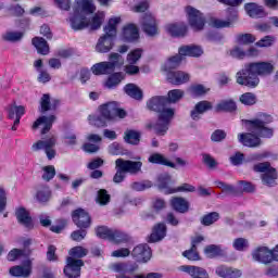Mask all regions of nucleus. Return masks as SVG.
Listing matches in <instances>:
<instances>
[{"label": "nucleus", "instance_id": "a211bd4d", "mask_svg": "<svg viewBox=\"0 0 278 278\" xmlns=\"http://www.w3.org/2000/svg\"><path fill=\"white\" fill-rule=\"evenodd\" d=\"M151 248L147 244H139L132 250V256L136 257L137 262L146 264L151 260Z\"/></svg>", "mask_w": 278, "mask_h": 278}, {"label": "nucleus", "instance_id": "774afa93", "mask_svg": "<svg viewBox=\"0 0 278 278\" xmlns=\"http://www.w3.org/2000/svg\"><path fill=\"white\" fill-rule=\"evenodd\" d=\"M134 12H147L149 10V2L142 1L132 8Z\"/></svg>", "mask_w": 278, "mask_h": 278}, {"label": "nucleus", "instance_id": "49530a36", "mask_svg": "<svg viewBox=\"0 0 278 278\" xmlns=\"http://www.w3.org/2000/svg\"><path fill=\"white\" fill-rule=\"evenodd\" d=\"M275 42H277V37L268 35L263 37L261 40H258L255 43V46L260 48H268V47H273Z\"/></svg>", "mask_w": 278, "mask_h": 278}, {"label": "nucleus", "instance_id": "f257e3e1", "mask_svg": "<svg viewBox=\"0 0 278 278\" xmlns=\"http://www.w3.org/2000/svg\"><path fill=\"white\" fill-rule=\"evenodd\" d=\"M97 10L92 0H75L73 5V12L70 15V25L75 31L86 29H99L105 21V12L98 11L91 20H88L90 14H93Z\"/></svg>", "mask_w": 278, "mask_h": 278}, {"label": "nucleus", "instance_id": "c03bdc74", "mask_svg": "<svg viewBox=\"0 0 278 278\" xmlns=\"http://www.w3.org/2000/svg\"><path fill=\"white\" fill-rule=\"evenodd\" d=\"M124 140L125 142H128V144H138L140 142V132L136 130H127Z\"/></svg>", "mask_w": 278, "mask_h": 278}, {"label": "nucleus", "instance_id": "de8ad7c7", "mask_svg": "<svg viewBox=\"0 0 278 278\" xmlns=\"http://www.w3.org/2000/svg\"><path fill=\"white\" fill-rule=\"evenodd\" d=\"M36 197L39 203H47L51 199V190L48 187H43L37 191Z\"/></svg>", "mask_w": 278, "mask_h": 278}, {"label": "nucleus", "instance_id": "dca6fc26", "mask_svg": "<svg viewBox=\"0 0 278 278\" xmlns=\"http://www.w3.org/2000/svg\"><path fill=\"white\" fill-rule=\"evenodd\" d=\"M72 219L79 229H88V227H90V215L84 208H77L74 211Z\"/></svg>", "mask_w": 278, "mask_h": 278}, {"label": "nucleus", "instance_id": "6e6d98bb", "mask_svg": "<svg viewBox=\"0 0 278 278\" xmlns=\"http://www.w3.org/2000/svg\"><path fill=\"white\" fill-rule=\"evenodd\" d=\"M97 201L100 203V205H108V203H110V194H108L105 189H101L98 192Z\"/></svg>", "mask_w": 278, "mask_h": 278}, {"label": "nucleus", "instance_id": "6e6552de", "mask_svg": "<svg viewBox=\"0 0 278 278\" xmlns=\"http://www.w3.org/2000/svg\"><path fill=\"white\" fill-rule=\"evenodd\" d=\"M180 63V56H172L166 61L163 67V71L166 73L167 80L169 84H174V86H181V84H187V81H190V74L181 71H173L174 68H177Z\"/></svg>", "mask_w": 278, "mask_h": 278}, {"label": "nucleus", "instance_id": "a878e982", "mask_svg": "<svg viewBox=\"0 0 278 278\" xmlns=\"http://www.w3.org/2000/svg\"><path fill=\"white\" fill-rule=\"evenodd\" d=\"M216 275L222 278H239L242 277V271L240 269L227 267L220 265L215 269Z\"/></svg>", "mask_w": 278, "mask_h": 278}, {"label": "nucleus", "instance_id": "6ab92c4d", "mask_svg": "<svg viewBox=\"0 0 278 278\" xmlns=\"http://www.w3.org/2000/svg\"><path fill=\"white\" fill-rule=\"evenodd\" d=\"M55 146V138H50L46 141H38L33 146L34 151H40V149H45L47 153V157L53 160L55 157V150L51 149Z\"/></svg>", "mask_w": 278, "mask_h": 278}, {"label": "nucleus", "instance_id": "e433bc0d", "mask_svg": "<svg viewBox=\"0 0 278 278\" xmlns=\"http://www.w3.org/2000/svg\"><path fill=\"white\" fill-rule=\"evenodd\" d=\"M170 205L173 210L179 212L180 214H185V212H187L190 207L188 201H186V199L184 198H173L170 201Z\"/></svg>", "mask_w": 278, "mask_h": 278}, {"label": "nucleus", "instance_id": "c756f323", "mask_svg": "<svg viewBox=\"0 0 278 278\" xmlns=\"http://www.w3.org/2000/svg\"><path fill=\"white\" fill-rule=\"evenodd\" d=\"M244 10L251 18H264L266 16V11L263 7L257 5L256 3H247Z\"/></svg>", "mask_w": 278, "mask_h": 278}, {"label": "nucleus", "instance_id": "5701e85b", "mask_svg": "<svg viewBox=\"0 0 278 278\" xmlns=\"http://www.w3.org/2000/svg\"><path fill=\"white\" fill-rule=\"evenodd\" d=\"M29 244H31V240L26 239L23 241V250L13 249L8 254L9 262H15V260H18L21 257H27L31 251H29Z\"/></svg>", "mask_w": 278, "mask_h": 278}, {"label": "nucleus", "instance_id": "9b49d317", "mask_svg": "<svg viewBox=\"0 0 278 278\" xmlns=\"http://www.w3.org/2000/svg\"><path fill=\"white\" fill-rule=\"evenodd\" d=\"M170 186V176L168 174H163L159 177V188L160 190H165V194H175V192H194L195 188L192 185L184 184L176 189H168Z\"/></svg>", "mask_w": 278, "mask_h": 278}, {"label": "nucleus", "instance_id": "13d9d810", "mask_svg": "<svg viewBox=\"0 0 278 278\" xmlns=\"http://www.w3.org/2000/svg\"><path fill=\"white\" fill-rule=\"evenodd\" d=\"M218 218H219L218 213H211L203 217L202 224L210 226V225H213V223H216V220H218Z\"/></svg>", "mask_w": 278, "mask_h": 278}, {"label": "nucleus", "instance_id": "0eeeda50", "mask_svg": "<svg viewBox=\"0 0 278 278\" xmlns=\"http://www.w3.org/2000/svg\"><path fill=\"white\" fill-rule=\"evenodd\" d=\"M70 255L67 257V263L64 268V275L67 278H79L81 275V266H84V261L75 260L73 257H86L88 255V250L83 247H75L70 250Z\"/></svg>", "mask_w": 278, "mask_h": 278}, {"label": "nucleus", "instance_id": "3c124183", "mask_svg": "<svg viewBox=\"0 0 278 278\" xmlns=\"http://www.w3.org/2000/svg\"><path fill=\"white\" fill-rule=\"evenodd\" d=\"M240 102L243 105H255V103L257 102V98L255 97V94L247 92L240 97Z\"/></svg>", "mask_w": 278, "mask_h": 278}, {"label": "nucleus", "instance_id": "864d4df0", "mask_svg": "<svg viewBox=\"0 0 278 278\" xmlns=\"http://www.w3.org/2000/svg\"><path fill=\"white\" fill-rule=\"evenodd\" d=\"M42 177L46 181H51V179H53V177H55V167L53 165L43 167Z\"/></svg>", "mask_w": 278, "mask_h": 278}, {"label": "nucleus", "instance_id": "ddd939ff", "mask_svg": "<svg viewBox=\"0 0 278 278\" xmlns=\"http://www.w3.org/2000/svg\"><path fill=\"white\" fill-rule=\"evenodd\" d=\"M186 14L189 25L192 27V29H194V31H201V29L205 27V17H203V13H201L199 10L192 7H187Z\"/></svg>", "mask_w": 278, "mask_h": 278}, {"label": "nucleus", "instance_id": "79ce46f5", "mask_svg": "<svg viewBox=\"0 0 278 278\" xmlns=\"http://www.w3.org/2000/svg\"><path fill=\"white\" fill-rule=\"evenodd\" d=\"M189 92L191 97H203V94H207V92H210V88L203 85H192L189 88Z\"/></svg>", "mask_w": 278, "mask_h": 278}, {"label": "nucleus", "instance_id": "cd10ccee", "mask_svg": "<svg viewBox=\"0 0 278 278\" xmlns=\"http://www.w3.org/2000/svg\"><path fill=\"white\" fill-rule=\"evenodd\" d=\"M179 270H181L182 273H187L193 278H210L207 271L201 267L182 265L179 267Z\"/></svg>", "mask_w": 278, "mask_h": 278}, {"label": "nucleus", "instance_id": "423d86ee", "mask_svg": "<svg viewBox=\"0 0 278 278\" xmlns=\"http://www.w3.org/2000/svg\"><path fill=\"white\" fill-rule=\"evenodd\" d=\"M121 23V17H111L104 26V36L100 37L96 46L98 53H110L114 47V38H116V27Z\"/></svg>", "mask_w": 278, "mask_h": 278}, {"label": "nucleus", "instance_id": "4be33fe9", "mask_svg": "<svg viewBox=\"0 0 278 278\" xmlns=\"http://www.w3.org/2000/svg\"><path fill=\"white\" fill-rule=\"evenodd\" d=\"M186 55L189 58H200V55H203V49L194 45L182 46L179 48V55H175V58H180L184 60Z\"/></svg>", "mask_w": 278, "mask_h": 278}, {"label": "nucleus", "instance_id": "20e7f679", "mask_svg": "<svg viewBox=\"0 0 278 278\" xmlns=\"http://www.w3.org/2000/svg\"><path fill=\"white\" fill-rule=\"evenodd\" d=\"M275 66L268 62H257L250 63L242 70L237 73V83L240 86H248V88H255L260 84L258 75H270Z\"/></svg>", "mask_w": 278, "mask_h": 278}, {"label": "nucleus", "instance_id": "37998d69", "mask_svg": "<svg viewBox=\"0 0 278 278\" xmlns=\"http://www.w3.org/2000/svg\"><path fill=\"white\" fill-rule=\"evenodd\" d=\"M233 110H236V102L232 100H223L216 106L217 112H233Z\"/></svg>", "mask_w": 278, "mask_h": 278}, {"label": "nucleus", "instance_id": "7ed1b4c3", "mask_svg": "<svg viewBox=\"0 0 278 278\" xmlns=\"http://www.w3.org/2000/svg\"><path fill=\"white\" fill-rule=\"evenodd\" d=\"M149 110L159 112V122L153 126L150 125V129H154L157 136H164L165 131H168V125L175 116V110L168 108V100L165 97H154L148 102Z\"/></svg>", "mask_w": 278, "mask_h": 278}, {"label": "nucleus", "instance_id": "72a5a7b5", "mask_svg": "<svg viewBox=\"0 0 278 278\" xmlns=\"http://www.w3.org/2000/svg\"><path fill=\"white\" fill-rule=\"evenodd\" d=\"M89 142H96V143H85L83 146V150L86 153H97L99 150V142H101V138L99 135H89L88 138Z\"/></svg>", "mask_w": 278, "mask_h": 278}, {"label": "nucleus", "instance_id": "4c0bfd02", "mask_svg": "<svg viewBox=\"0 0 278 278\" xmlns=\"http://www.w3.org/2000/svg\"><path fill=\"white\" fill-rule=\"evenodd\" d=\"M148 161L151 164H162L163 166H169L170 168H175V163L168 161L166 156L160 153H153L149 156Z\"/></svg>", "mask_w": 278, "mask_h": 278}, {"label": "nucleus", "instance_id": "a19ab883", "mask_svg": "<svg viewBox=\"0 0 278 278\" xmlns=\"http://www.w3.org/2000/svg\"><path fill=\"white\" fill-rule=\"evenodd\" d=\"M124 90L128 97H131V99H137V101L142 99V90H140V88L134 84L126 85Z\"/></svg>", "mask_w": 278, "mask_h": 278}, {"label": "nucleus", "instance_id": "338daca9", "mask_svg": "<svg viewBox=\"0 0 278 278\" xmlns=\"http://www.w3.org/2000/svg\"><path fill=\"white\" fill-rule=\"evenodd\" d=\"M147 188H151V181L132 184V189L137 191L147 190Z\"/></svg>", "mask_w": 278, "mask_h": 278}, {"label": "nucleus", "instance_id": "e2e57ef3", "mask_svg": "<svg viewBox=\"0 0 278 278\" xmlns=\"http://www.w3.org/2000/svg\"><path fill=\"white\" fill-rule=\"evenodd\" d=\"M227 134H225V131L215 130L211 136V140H213V142H220V140H225Z\"/></svg>", "mask_w": 278, "mask_h": 278}, {"label": "nucleus", "instance_id": "f03ea898", "mask_svg": "<svg viewBox=\"0 0 278 278\" xmlns=\"http://www.w3.org/2000/svg\"><path fill=\"white\" fill-rule=\"evenodd\" d=\"M245 127L252 131V134L239 135V142L244 147H258L260 138H273V129L266 127L268 123H273V117L267 114H260L254 121L245 119Z\"/></svg>", "mask_w": 278, "mask_h": 278}, {"label": "nucleus", "instance_id": "7c9ffc66", "mask_svg": "<svg viewBox=\"0 0 278 278\" xmlns=\"http://www.w3.org/2000/svg\"><path fill=\"white\" fill-rule=\"evenodd\" d=\"M199 242H203V237L199 236L192 239V247L190 250L182 253L184 257H187V260H190L191 262L199 261V252H197V244H199Z\"/></svg>", "mask_w": 278, "mask_h": 278}, {"label": "nucleus", "instance_id": "f3484780", "mask_svg": "<svg viewBox=\"0 0 278 278\" xmlns=\"http://www.w3.org/2000/svg\"><path fill=\"white\" fill-rule=\"evenodd\" d=\"M141 27L148 36H155L157 34V22L155 16L151 13H147L141 20Z\"/></svg>", "mask_w": 278, "mask_h": 278}, {"label": "nucleus", "instance_id": "b1692460", "mask_svg": "<svg viewBox=\"0 0 278 278\" xmlns=\"http://www.w3.org/2000/svg\"><path fill=\"white\" fill-rule=\"evenodd\" d=\"M140 38L138 27L134 24H128L123 28L122 39L126 42H134Z\"/></svg>", "mask_w": 278, "mask_h": 278}, {"label": "nucleus", "instance_id": "f704fd0d", "mask_svg": "<svg viewBox=\"0 0 278 278\" xmlns=\"http://www.w3.org/2000/svg\"><path fill=\"white\" fill-rule=\"evenodd\" d=\"M208 110H212L211 102L201 101L195 104L194 110L191 112V118H193V121H197L201 116V114H204V112H207Z\"/></svg>", "mask_w": 278, "mask_h": 278}, {"label": "nucleus", "instance_id": "2f4dec72", "mask_svg": "<svg viewBox=\"0 0 278 278\" xmlns=\"http://www.w3.org/2000/svg\"><path fill=\"white\" fill-rule=\"evenodd\" d=\"M16 218L21 225L27 227L28 229L34 227V222L31 220V216H29V212L23 207L16 210Z\"/></svg>", "mask_w": 278, "mask_h": 278}, {"label": "nucleus", "instance_id": "c9c22d12", "mask_svg": "<svg viewBox=\"0 0 278 278\" xmlns=\"http://www.w3.org/2000/svg\"><path fill=\"white\" fill-rule=\"evenodd\" d=\"M41 112H49V110H55L60 105V101L51 99L49 94H43L40 101Z\"/></svg>", "mask_w": 278, "mask_h": 278}, {"label": "nucleus", "instance_id": "473e14b6", "mask_svg": "<svg viewBox=\"0 0 278 278\" xmlns=\"http://www.w3.org/2000/svg\"><path fill=\"white\" fill-rule=\"evenodd\" d=\"M165 237H166V225L159 224L153 228V231L149 238V242H160V240H163V238Z\"/></svg>", "mask_w": 278, "mask_h": 278}, {"label": "nucleus", "instance_id": "9d476101", "mask_svg": "<svg viewBox=\"0 0 278 278\" xmlns=\"http://www.w3.org/2000/svg\"><path fill=\"white\" fill-rule=\"evenodd\" d=\"M118 64H123V56L118 53H111L109 62H100L91 67L93 75H110Z\"/></svg>", "mask_w": 278, "mask_h": 278}, {"label": "nucleus", "instance_id": "052dcab7", "mask_svg": "<svg viewBox=\"0 0 278 278\" xmlns=\"http://www.w3.org/2000/svg\"><path fill=\"white\" fill-rule=\"evenodd\" d=\"M230 55L232 58H238L239 60H242L243 58H247V51L242 50L241 47H235L231 51H230Z\"/></svg>", "mask_w": 278, "mask_h": 278}, {"label": "nucleus", "instance_id": "69168bd1", "mask_svg": "<svg viewBox=\"0 0 278 278\" xmlns=\"http://www.w3.org/2000/svg\"><path fill=\"white\" fill-rule=\"evenodd\" d=\"M86 238V230H76L72 232V239L76 242H81Z\"/></svg>", "mask_w": 278, "mask_h": 278}, {"label": "nucleus", "instance_id": "393cba45", "mask_svg": "<svg viewBox=\"0 0 278 278\" xmlns=\"http://www.w3.org/2000/svg\"><path fill=\"white\" fill-rule=\"evenodd\" d=\"M25 115V106L13 105L9 109V118H15L14 124L12 126V130L16 131V128L21 124V118Z\"/></svg>", "mask_w": 278, "mask_h": 278}, {"label": "nucleus", "instance_id": "58836bf2", "mask_svg": "<svg viewBox=\"0 0 278 278\" xmlns=\"http://www.w3.org/2000/svg\"><path fill=\"white\" fill-rule=\"evenodd\" d=\"M33 45L37 49L38 53L41 55H47L49 53V43L42 37H35L33 39Z\"/></svg>", "mask_w": 278, "mask_h": 278}, {"label": "nucleus", "instance_id": "4d7b16f0", "mask_svg": "<svg viewBox=\"0 0 278 278\" xmlns=\"http://www.w3.org/2000/svg\"><path fill=\"white\" fill-rule=\"evenodd\" d=\"M4 40H9V42H16L23 38V34L18 31H9L3 36Z\"/></svg>", "mask_w": 278, "mask_h": 278}, {"label": "nucleus", "instance_id": "0e129e2a", "mask_svg": "<svg viewBox=\"0 0 278 278\" xmlns=\"http://www.w3.org/2000/svg\"><path fill=\"white\" fill-rule=\"evenodd\" d=\"M129 255V249L122 248L112 252V257H127Z\"/></svg>", "mask_w": 278, "mask_h": 278}, {"label": "nucleus", "instance_id": "39448f33", "mask_svg": "<svg viewBox=\"0 0 278 278\" xmlns=\"http://www.w3.org/2000/svg\"><path fill=\"white\" fill-rule=\"evenodd\" d=\"M127 112L118 106L116 102H109L99 108V115H90L89 123L93 127H105L108 121H117V118H125Z\"/></svg>", "mask_w": 278, "mask_h": 278}, {"label": "nucleus", "instance_id": "1a4fd4ad", "mask_svg": "<svg viewBox=\"0 0 278 278\" xmlns=\"http://www.w3.org/2000/svg\"><path fill=\"white\" fill-rule=\"evenodd\" d=\"M117 172L113 178L115 184H121L125 179V173H138L142 168L141 162L124 161L123 159H117L116 162Z\"/></svg>", "mask_w": 278, "mask_h": 278}, {"label": "nucleus", "instance_id": "a18cd8bd", "mask_svg": "<svg viewBox=\"0 0 278 278\" xmlns=\"http://www.w3.org/2000/svg\"><path fill=\"white\" fill-rule=\"evenodd\" d=\"M204 254L210 258L218 257L219 255H223V249H220L218 245L212 244L205 248Z\"/></svg>", "mask_w": 278, "mask_h": 278}, {"label": "nucleus", "instance_id": "603ef678", "mask_svg": "<svg viewBox=\"0 0 278 278\" xmlns=\"http://www.w3.org/2000/svg\"><path fill=\"white\" fill-rule=\"evenodd\" d=\"M140 58H142V49H135L127 55V62L136 64Z\"/></svg>", "mask_w": 278, "mask_h": 278}, {"label": "nucleus", "instance_id": "c85d7f7f", "mask_svg": "<svg viewBox=\"0 0 278 278\" xmlns=\"http://www.w3.org/2000/svg\"><path fill=\"white\" fill-rule=\"evenodd\" d=\"M53 121H55V116L51 115L49 117L41 116L39 117L33 125V129H38V127H41V134H47L53 126Z\"/></svg>", "mask_w": 278, "mask_h": 278}, {"label": "nucleus", "instance_id": "412c9836", "mask_svg": "<svg viewBox=\"0 0 278 278\" xmlns=\"http://www.w3.org/2000/svg\"><path fill=\"white\" fill-rule=\"evenodd\" d=\"M252 256L255 262H261V264H270V262H273V251L268 250L266 247L257 248L252 253Z\"/></svg>", "mask_w": 278, "mask_h": 278}, {"label": "nucleus", "instance_id": "09e8293b", "mask_svg": "<svg viewBox=\"0 0 278 278\" xmlns=\"http://www.w3.org/2000/svg\"><path fill=\"white\" fill-rule=\"evenodd\" d=\"M184 98V90L174 89L168 92L167 105L168 103H177Z\"/></svg>", "mask_w": 278, "mask_h": 278}, {"label": "nucleus", "instance_id": "ea45409f", "mask_svg": "<svg viewBox=\"0 0 278 278\" xmlns=\"http://www.w3.org/2000/svg\"><path fill=\"white\" fill-rule=\"evenodd\" d=\"M124 79L125 76L123 75V73H114L109 76V78L104 83V88H109L110 90H112V88H116V86H118V84H121V81H123Z\"/></svg>", "mask_w": 278, "mask_h": 278}, {"label": "nucleus", "instance_id": "5fc2aeb1", "mask_svg": "<svg viewBox=\"0 0 278 278\" xmlns=\"http://www.w3.org/2000/svg\"><path fill=\"white\" fill-rule=\"evenodd\" d=\"M233 249H236V251H244L249 249V241L244 238H238L233 242Z\"/></svg>", "mask_w": 278, "mask_h": 278}, {"label": "nucleus", "instance_id": "680f3d73", "mask_svg": "<svg viewBox=\"0 0 278 278\" xmlns=\"http://www.w3.org/2000/svg\"><path fill=\"white\" fill-rule=\"evenodd\" d=\"M217 188H220L226 194H237V189L231 185H225L224 182H217Z\"/></svg>", "mask_w": 278, "mask_h": 278}, {"label": "nucleus", "instance_id": "2eb2a0df", "mask_svg": "<svg viewBox=\"0 0 278 278\" xmlns=\"http://www.w3.org/2000/svg\"><path fill=\"white\" fill-rule=\"evenodd\" d=\"M236 21H238V11L236 9H231V14L226 21L217 17H211L208 25L210 27H215V29H223L225 27H231Z\"/></svg>", "mask_w": 278, "mask_h": 278}, {"label": "nucleus", "instance_id": "4468645a", "mask_svg": "<svg viewBox=\"0 0 278 278\" xmlns=\"http://www.w3.org/2000/svg\"><path fill=\"white\" fill-rule=\"evenodd\" d=\"M98 238L103 240H112L113 242H125L127 240V235L121 232V230H111L105 226H100L97 228Z\"/></svg>", "mask_w": 278, "mask_h": 278}, {"label": "nucleus", "instance_id": "bb28decb", "mask_svg": "<svg viewBox=\"0 0 278 278\" xmlns=\"http://www.w3.org/2000/svg\"><path fill=\"white\" fill-rule=\"evenodd\" d=\"M165 29L167 34L173 36L174 38H180L181 36H186L188 33V26L184 23H178V24H167L165 26Z\"/></svg>", "mask_w": 278, "mask_h": 278}, {"label": "nucleus", "instance_id": "aec40b11", "mask_svg": "<svg viewBox=\"0 0 278 278\" xmlns=\"http://www.w3.org/2000/svg\"><path fill=\"white\" fill-rule=\"evenodd\" d=\"M10 275H12V277H29V275H31V261L27 260L23 263V265L11 267Z\"/></svg>", "mask_w": 278, "mask_h": 278}, {"label": "nucleus", "instance_id": "f8f14e48", "mask_svg": "<svg viewBox=\"0 0 278 278\" xmlns=\"http://www.w3.org/2000/svg\"><path fill=\"white\" fill-rule=\"evenodd\" d=\"M254 170L256 173H264L262 179L265 186H275V181H277V170L270 167L269 163H260L254 166Z\"/></svg>", "mask_w": 278, "mask_h": 278}, {"label": "nucleus", "instance_id": "8fccbe9b", "mask_svg": "<svg viewBox=\"0 0 278 278\" xmlns=\"http://www.w3.org/2000/svg\"><path fill=\"white\" fill-rule=\"evenodd\" d=\"M257 38L252 34H241L237 36L238 45H253Z\"/></svg>", "mask_w": 278, "mask_h": 278}, {"label": "nucleus", "instance_id": "bf43d9fd", "mask_svg": "<svg viewBox=\"0 0 278 278\" xmlns=\"http://www.w3.org/2000/svg\"><path fill=\"white\" fill-rule=\"evenodd\" d=\"M237 190H240V192H253V190H255V187L251 185V182L240 181Z\"/></svg>", "mask_w": 278, "mask_h": 278}]
</instances>
